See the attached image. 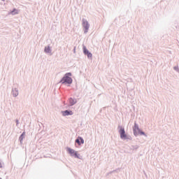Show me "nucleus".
I'll return each instance as SVG.
<instances>
[{"instance_id":"10","label":"nucleus","mask_w":179,"mask_h":179,"mask_svg":"<svg viewBox=\"0 0 179 179\" xmlns=\"http://www.w3.org/2000/svg\"><path fill=\"white\" fill-rule=\"evenodd\" d=\"M83 52H84V54H85V55H87L90 52L89 50H87V49L85 46L83 47Z\"/></svg>"},{"instance_id":"8","label":"nucleus","mask_w":179,"mask_h":179,"mask_svg":"<svg viewBox=\"0 0 179 179\" xmlns=\"http://www.w3.org/2000/svg\"><path fill=\"white\" fill-rule=\"evenodd\" d=\"M10 13V15H17L19 13V10L14 8Z\"/></svg>"},{"instance_id":"6","label":"nucleus","mask_w":179,"mask_h":179,"mask_svg":"<svg viewBox=\"0 0 179 179\" xmlns=\"http://www.w3.org/2000/svg\"><path fill=\"white\" fill-rule=\"evenodd\" d=\"M76 142L78 145H81V144L85 143V140H83V138H82V137H78V138L76 140Z\"/></svg>"},{"instance_id":"11","label":"nucleus","mask_w":179,"mask_h":179,"mask_svg":"<svg viewBox=\"0 0 179 179\" xmlns=\"http://www.w3.org/2000/svg\"><path fill=\"white\" fill-rule=\"evenodd\" d=\"M87 55L88 58H92V53H90V52L87 53Z\"/></svg>"},{"instance_id":"14","label":"nucleus","mask_w":179,"mask_h":179,"mask_svg":"<svg viewBox=\"0 0 179 179\" xmlns=\"http://www.w3.org/2000/svg\"><path fill=\"white\" fill-rule=\"evenodd\" d=\"M2 1H5V0H2Z\"/></svg>"},{"instance_id":"4","label":"nucleus","mask_w":179,"mask_h":179,"mask_svg":"<svg viewBox=\"0 0 179 179\" xmlns=\"http://www.w3.org/2000/svg\"><path fill=\"white\" fill-rule=\"evenodd\" d=\"M83 27L85 29V33H87L89 30V22H87V21L85 20H83Z\"/></svg>"},{"instance_id":"13","label":"nucleus","mask_w":179,"mask_h":179,"mask_svg":"<svg viewBox=\"0 0 179 179\" xmlns=\"http://www.w3.org/2000/svg\"><path fill=\"white\" fill-rule=\"evenodd\" d=\"M1 167H2V163H1L0 162V169H1Z\"/></svg>"},{"instance_id":"12","label":"nucleus","mask_w":179,"mask_h":179,"mask_svg":"<svg viewBox=\"0 0 179 179\" xmlns=\"http://www.w3.org/2000/svg\"><path fill=\"white\" fill-rule=\"evenodd\" d=\"M24 135V132L22 134V135H21V136L20 138V141H23V136Z\"/></svg>"},{"instance_id":"7","label":"nucleus","mask_w":179,"mask_h":179,"mask_svg":"<svg viewBox=\"0 0 179 179\" xmlns=\"http://www.w3.org/2000/svg\"><path fill=\"white\" fill-rule=\"evenodd\" d=\"M62 115H64V117L66 115H72L73 114V112H72L71 110H65L62 112Z\"/></svg>"},{"instance_id":"5","label":"nucleus","mask_w":179,"mask_h":179,"mask_svg":"<svg viewBox=\"0 0 179 179\" xmlns=\"http://www.w3.org/2000/svg\"><path fill=\"white\" fill-rule=\"evenodd\" d=\"M120 134L121 139H124V138H127V134H125V129H124V128L122 127L120 128Z\"/></svg>"},{"instance_id":"9","label":"nucleus","mask_w":179,"mask_h":179,"mask_svg":"<svg viewBox=\"0 0 179 179\" xmlns=\"http://www.w3.org/2000/svg\"><path fill=\"white\" fill-rule=\"evenodd\" d=\"M45 52H48V53L51 52V48H50V46L45 47Z\"/></svg>"},{"instance_id":"15","label":"nucleus","mask_w":179,"mask_h":179,"mask_svg":"<svg viewBox=\"0 0 179 179\" xmlns=\"http://www.w3.org/2000/svg\"><path fill=\"white\" fill-rule=\"evenodd\" d=\"M0 179H2V178H0Z\"/></svg>"},{"instance_id":"2","label":"nucleus","mask_w":179,"mask_h":179,"mask_svg":"<svg viewBox=\"0 0 179 179\" xmlns=\"http://www.w3.org/2000/svg\"><path fill=\"white\" fill-rule=\"evenodd\" d=\"M133 131H134V134L135 136H137V135H145V133L143 131H141V129H139V127H138V124H136V123L134 124Z\"/></svg>"},{"instance_id":"1","label":"nucleus","mask_w":179,"mask_h":179,"mask_svg":"<svg viewBox=\"0 0 179 179\" xmlns=\"http://www.w3.org/2000/svg\"><path fill=\"white\" fill-rule=\"evenodd\" d=\"M69 76H72V73H66L61 80L62 83H68L69 85H71V83H72V78Z\"/></svg>"},{"instance_id":"3","label":"nucleus","mask_w":179,"mask_h":179,"mask_svg":"<svg viewBox=\"0 0 179 179\" xmlns=\"http://www.w3.org/2000/svg\"><path fill=\"white\" fill-rule=\"evenodd\" d=\"M66 150L69 153V155H71V156H74V157L79 159V155H78V152L75 151V150L71 148H67Z\"/></svg>"}]
</instances>
